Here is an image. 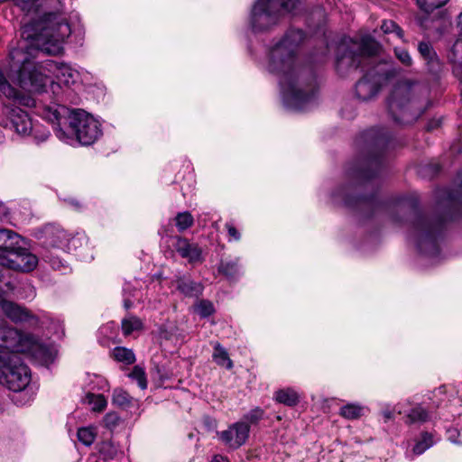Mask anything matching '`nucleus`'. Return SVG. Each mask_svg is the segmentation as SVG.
<instances>
[{"label": "nucleus", "instance_id": "1", "mask_svg": "<svg viewBox=\"0 0 462 462\" xmlns=\"http://www.w3.org/2000/svg\"><path fill=\"white\" fill-rule=\"evenodd\" d=\"M301 30H290L269 51L267 69L278 77L285 106L293 111L307 110L314 102L316 80L303 76L298 61L297 49L303 42Z\"/></svg>", "mask_w": 462, "mask_h": 462}, {"label": "nucleus", "instance_id": "2", "mask_svg": "<svg viewBox=\"0 0 462 462\" xmlns=\"http://www.w3.org/2000/svg\"><path fill=\"white\" fill-rule=\"evenodd\" d=\"M27 46L11 50L9 78L16 81L21 88L32 92H42L48 84L52 91L60 85L70 87L79 80V73L66 63L47 60L35 64L24 51Z\"/></svg>", "mask_w": 462, "mask_h": 462}, {"label": "nucleus", "instance_id": "3", "mask_svg": "<svg viewBox=\"0 0 462 462\" xmlns=\"http://www.w3.org/2000/svg\"><path fill=\"white\" fill-rule=\"evenodd\" d=\"M42 117L52 124L58 139L70 145L75 142L90 145L102 135L99 121L82 109L69 110L64 106L54 105L44 107Z\"/></svg>", "mask_w": 462, "mask_h": 462}, {"label": "nucleus", "instance_id": "4", "mask_svg": "<svg viewBox=\"0 0 462 462\" xmlns=\"http://www.w3.org/2000/svg\"><path fill=\"white\" fill-rule=\"evenodd\" d=\"M429 94L428 88L419 82L404 79L398 82L387 101L389 113L399 124H411L419 118L426 107L423 100Z\"/></svg>", "mask_w": 462, "mask_h": 462}, {"label": "nucleus", "instance_id": "5", "mask_svg": "<svg viewBox=\"0 0 462 462\" xmlns=\"http://www.w3.org/2000/svg\"><path fill=\"white\" fill-rule=\"evenodd\" d=\"M35 34H28L41 51L50 55H59L63 51V42L70 35L71 28L67 18L60 14L50 13L36 24Z\"/></svg>", "mask_w": 462, "mask_h": 462}, {"label": "nucleus", "instance_id": "6", "mask_svg": "<svg viewBox=\"0 0 462 462\" xmlns=\"http://www.w3.org/2000/svg\"><path fill=\"white\" fill-rule=\"evenodd\" d=\"M0 347L9 350V354H28L43 365L52 362L54 357L53 350L48 344L32 334H22L5 321L0 324Z\"/></svg>", "mask_w": 462, "mask_h": 462}, {"label": "nucleus", "instance_id": "7", "mask_svg": "<svg viewBox=\"0 0 462 462\" xmlns=\"http://www.w3.org/2000/svg\"><path fill=\"white\" fill-rule=\"evenodd\" d=\"M0 264L8 269L29 273L38 265L31 252V243L19 233H0Z\"/></svg>", "mask_w": 462, "mask_h": 462}, {"label": "nucleus", "instance_id": "8", "mask_svg": "<svg viewBox=\"0 0 462 462\" xmlns=\"http://www.w3.org/2000/svg\"><path fill=\"white\" fill-rule=\"evenodd\" d=\"M0 90L12 98L14 105H6L4 106L5 115H11L10 119H0V125L5 128L14 130L17 134L26 135L33 132L35 140L44 142L49 137V132H43L40 136L37 134L36 128L32 127L31 119L26 112L15 106V104L26 106H32L34 100L31 97L22 96L16 89L12 88L7 82H0Z\"/></svg>", "mask_w": 462, "mask_h": 462}, {"label": "nucleus", "instance_id": "9", "mask_svg": "<svg viewBox=\"0 0 462 462\" xmlns=\"http://www.w3.org/2000/svg\"><path fill=\"white\" fill-rule=\"evenodd\" d=\"M448 216L430 219L421 215H416L413 222L418 231H439L448 221L462 218V171L457 174L454 187L448 193Z\"/></svg>", "mask_w": 462, "mask_h": 462}, {"label": "nucleus", "instance_id": "10", "mask_svg": "<svg viewBox=\"0 0 462 462\" xmlns=\"http://www.w3.org/2000/svg\"><path fill=\"white\" fill-rule=\"evenodd\" d=\"M378 43L370 37L362 38L359 43L349 40L342 42L337 49V69L344 74L349 69H356L364 56H372L377 52Z\"/></svg>", "mask_w": 462, "mask_h": 462}, {"label": "nucleus", "instance_id": "11", "mask_svg": "<svg viewBox=\"0 0 462 462\" xmlns=\"http://www.w3.org/2000/svg\"><path fill=\"white\" fill-rule=\"evenodd\" d=\"M0 383L14 392H20L29 384L31 372L18 354L0 352Z\"/></svg>", "mask_w": 462, "mask_h": 462}, {"label": "nucleus", "instance_id": "12", "mask_svg": "<svg viewBox=\"0 0 462 462\" xmlns=\"http://www.w3.org/2000/svg\"><path fill=\"white\" fill-rule=\"evenodd\" d=\"M361 142L364 143L366 155L365 158V168L358 170V176L369 179L374 173H369L370 170L378 168L380 164V155L383 148L388 142L386 134L382 129H370L362 134Z\"/></svg>", "mask_w": 462, "mask_h": 462}, {"label": "nucleus", "instance_id": "13", "mask_svg": "<svg viewBox=\"0 0 462 462\" xmlns=\"http://www.w3.org/2000/svg\"><path fill=\"white\" fill-rule=\"evenodd\" d=\"M276 0H256L253 5L250 23L254 32H265L276 25L281 18Z\"/></svg>", "mask_w": 462, "mask_h": 462}, {"label": "nucleus", "instance_id": "14", "mask_svg": "<svg viewBox=\"0 0 462 462\" xmlns=\"http://www.w3.org/2000/svg\"><path fill=\"white\" fill-rule=\"evenodd\" d=\"M443 233H410L408 242L417 251L421 262L434 264L439 260V241Z\"/></svg>", "mask_w": 462, "mask_h": 462}, {"label": "nucleus", "instance_id": "15", "mask_svg": "<svg viewBox=\"0 0 462 462\" xmlns=\"http://www.w3.org/2000/svg\"><path fill=\"white\" fill-rule=\"evenodd\" d=\"M386 73L379 69L367 72L356 85V95L362 101H367L377 95Z\"/></svg>", "mask_w": 462, "mask_h": 462}, {"label": "nucleus", "instance_id": "16", "mask_svg": "<svg viewBox=\"0 0 462 462\" xmlns=\"http://www.w3.org/2000/svg\"><path fill=\"white\" fill-rule=\"evenodd\" d=\"M1 310L5 317L14 323L26 322L32 327H36L39 324V319L35 315L25 307L14 301L2 300Z\"/></svg>", "mask_w": 462, "mask_h": 462}, {"label": "nucleus", "instance_id": "17", "mask_svg": "<svg viewBox=\"0 0 462 462\" xmlns=\"http://www.w3.org/2000/svg\"><path fill=\"white\" fill-rule=\"evenodd\" d=\"M248 436L249 425L241 421L234 423L219 433L221 441L232 448H237L245 444Z\"/></svg>", "mask_w": 462, "mask_h": 462}, {"label": "nucleus", "instance_id": "18", "mask_svg": "<svg viewBox=\"0 0 462 462\" xmlns=\"http://www.w3.org/2000/svg\"><path fill=\"white\" fill-rule=\"evenodd\" d=\"M174 247L180 255L187 259L189 263L196 264L203 262L202 250L197 244L178 238L174 243Z\"/></svg>", "mask_w": 462, "mask_h": 462}, {"label": "nucleus", "instance_id": "19", "mask_svg": "<svg viewBox=\"0 0 462 462\" xmlns=\"http://www.w3.org/2000/svg\"><path fill=\"white\" fill-rule=\"evenodd\" d=\"M418 51L425 60L429 71L433 74L438 73L441 64L432 46L429 42H421L418 45Z\"/></svg>", "mask_w": 462, "mask_h": 462}, {"label": "nucleus", "instance_id": "20", "mask_svg": "<svg viewBox=\"0 0 462 462\" xmlns=\"http://www.w3.org/2000/svg\"><path fill=\"white\" fill-rule=\"evenodd\" d=\"M274 400L282 404L293 407L298 404L300 396L292 388H284L274 393Z\"/></svg>", "mask_w": 462, "mask_h": 462}, {"label": "nucleus", "instance_id": "21", "mask_svg": "<svg viewBox=\"0 0 462 462\" xmlns=\"http://www.w3.org/2000/svg\"><path fill=\"white\" fill-rule=\"evenodd\" d=\"M177 288L184 295L189 297H198L201 294L203 290V287L200 283L184 278L178 280Z\"/></svg>", "mask_w": 462, "mask_h": 462}, {"label": "nucleus", "instance_id": "22", "mask_svg": "<svg viewBox=\"0 0 462 462\" xmlns=\"http://www.w3.org/2000/svg\"><path fill=\"white\" fill-rule=\"evenodd\" d=\"M121 328L124 336L127 337L135 331L143 330V323L138 317L130 314L122 319Z\"/></svg>", "mask_w": 462, "mask_h": 462}, {"label": "nucleus", "instance_id": "23", "mask_svg": "<svg viewBox=\"0 0 462 462\" xmlns=\"http://www.w3.org/2000/svg\"><path fill=\"white\" fill-rule=\"evenodd\" d=\"M218 273L229 280L236 279L241 273L237 260L221 261L218 265Z\"/></svg>", "mask_w": 462, "mask_h": 462}, {"label": "nucleus", "instance_id": "24", "mask_svg": "<svg viewBox=\"0 0 462 462\" xmlns=\"http://www.w3.org/2000/svg\"><path fill=\"white\" fill-rule=\"evenodd\" d=\"M381 30L385 35H389L392 39H400L402 42L404 40L403 30L393 20H385L381 24Z\"/></svg>", "mask_w": 462, "mask_h": 462}, {"label": "nucleus", "instance_id": "25", "mask_svg": "<svg viewBox=\"0 0 462 462\" xmlns=\"http://www.w3.org/2000/svg\"><path fill=\"white\" fill-rule=\"evenodd\" d=\"M212 357L213 360L220 366H224L226 369H231L233 367V362L229 358L228 353L219 343L215 344Z\"/></svg>", "mask_w": 462, "mask_h": 462}, {"label": "nucleus", "instance_id": "26", "mask_svg": "<svg viewBox=\"0 0 462 462\" xmlns=\"http://www.w3.org/2000/svg\"><path fill=\"white\" fill-rule=\"evenodd\" d=\"M430 419L429 411L420 405H417L407 414L405 422L407 424L423 423Z\"/></svg>", "mask_w": 462, "mask_h": 462}, {"label": "nucleus", "instance_id": "27", "mask_svg": "<svg viewBox=\"0 0 462 462\" xmlns=\"http://www.w3.org/2000/svg\"><path fill=\"white\" fill-rule=\"evenodd\" d=\"M365 407L356 403H347L340 408L339 415L346 420H356L364 415Z\"/></svg>", "mask_w": 462, "mask_h": 462}, {"label": "nucleus", "instance_id": "28", "mask_svg": "<svg viewBox=\"0 0 462 462\" xmlns=\"http://www.w3.org/2000/svg\"><path fill=\"white\" fill-rule=\"evenodd\" d=\"M112 356L118 362L125 363V365H132L135 362V356L132 349L116 346L112 351Z\"/></svg>", "mask_w": 462, "mask_h": 462}, {"label": "nucleus", "instance_id": "29", "mask_svg": "<svg viewBox=\"0 0 462 462\" xmlns=\"http://www.w3.org/2000/svg\"><path fill=\"white\" fill-rule=\"evenodd\" d=\"M279 4L280 11H283L291 15H299L302 11L303 0H276Z\"/></svg>", "mask_w": 462, "mask_h": 462}, {"label": "nucleus", "instance_id": "30", "mask_svg": "<svg viewBox=\"0 0 462 462\" xmlns=\"http://www.w3.org/2000/svg\"><path fill=\"white\" fill-rule=\"evenodd\" d=\"M112 402L115 405L126 409L133 406L134 398L123 389H116L113 393Z\"/></svg>", "mask_w": 462, "mask_h": 462}, {"label": "nucleus", "instance_id": "31", "mask_svg": "<svg viewBox=\"0 0 462 462\" xmlns=\"http://www.w3.org/2000/svg\"><path fill=\"white\" fill-rule=\"evenodd\" d=\"M118 448L111 441H103L99 444L98 453L104 461L114 459L118 454Z\"/></svg>", "mask_w": 462, "mask_h": 462}, {"label": "nucleus", "instance_id": "32", "mask_svg": "<svg viewBox=\"0 0 462 462\" xmlns=\"http://www.w3.org/2000/svg\"><path fill=\"white\" fill-rule=\"evenodd\" d=\"M85 402L90 404L95 411H101L106 406V401L102 394L88 393L85 397Z\"/></svg>", "mask_w": 462, "mask_h": 462}, {"label": "nucleus", "instance_id": "33", "mask_svg": "<svg viewBox=\"0 0 462 462\" xmlns=\"http://www.w3.org/2000/svg\"><path fill=\"white\" fill-rule=\"evenodd\" d=\"M78 439L85 446H90L93 444L96 439V432L93 428H80L77 433Z\"/></svg>", "mask_w": 462, "mask_h": 462}, {"label": "nucleus", "instance_id": "34", "mask_svg": "<svg viewBox=\"0 0 462 462\" xmlns=\"http://www.w3.org/2000/svg\"><path fill=\"white\" fill-rule=\"evenodd\" d=\"M432 444V436L427 432L423 433L421 436V439L414 445L412 452L414 455H420L429 448H430Z\"/></svg>", "mask_w": 462, "mask_h": 462}, {"label": "nucleus", "instance_id": "35", "mask_svg": "<svg viewBox=\"0 0 462 462\" xmlns=\"http://www.w3.org/2000/svg\"><path fill=\"white\" fill-rule=\"evenodd\" d=\"M264 411L259 407L251 410L244 415L241 422H245L249 426L257 424L263 418Z\"/></svg>", "mask_w": 462, "mask_h": 462}, {"label": "nucleus", "instance_id": "36", "mask_svg": "<svg viewBox=\"0 0 462 462\" xmlns=\"http://www.w3.org/2000/svg\"><path fill=\"white\" fill-rule=\"evenodd\" d=\"M419 7L426 13L445 5L448 0H416Z\"/></svg>", "mask_w": 462, "mask_h": 462}, {"label": "nucleus", "instance_id": "37", "mask_svg": "<svg viewBox=\"0 0 462 462\" xmlns=\"http://www.w3.org/2000/svg\"><path fill=\"white\" fill-rule=\"evenodd\" d=\"M129 377L132 378L133 380L136 381L138 386L142 390H144L147 388V380H146V376H145V372L139 365H135L133 368V370L129 374Z\"/></svg>", "mask_w": 462, "mask_h": 462}, {"label": "nucleus", "instance_id": "38", "mask_svg": "<svg viewBox=\"0 0 462 462\" xmlns=\"http://www.w3.org/2000/svg\"><path fill=\"white\" fill-rule=\"evenodd\" d=\"M448 58L454 64L462 65V39L454 42Z\"/></svg>", "mask_w": 462, "mask_h": 462}, {"label": "nucleus", "instance_id": "39", "mask_svg": "<svg viewBox=\"0 0 462 462\" xmlns=\"http://www.w3.org/2000/svg\"><path fill=\"white\" fill-rule=\"evenodd\" d=\"M195 311L199 314L202 318H207L214 313L215 309L213 304L209 300H202L199 301L195 306Z\"/></svg>", "mask_w": 462, "mask_h": 462}, {"label": "nucleus", "instance_id": "40", "mask_svg": "<svg viewBox=\"0 0 462 462\" xmlns=\"http://www.w3.org/2000/svg\"><path fill=\"white\" fill-rule=\"evenodd\" d=\"M176 226L182 230H185L191 226L193 223V217L189 212H183L177 215L175 217Z\"/></svg>", "mask_w": 462, "mask_h": 462}, {"label": "nucleus", "instance_id": "41", "mask_svg": "<svg viewBox=\"0 0 462 462\" xmlns=\"http://www.w3.org/2000/svg\"><path fill=\"white\" fill-rule=\"evenodd\" d=\"M394 54L398 60L404 66L410 67L412 64V59L409 51L404 48L395 47Z\"/></svg>", "mask_w": 462, "mask_h": 462}, {"label": "nucleus", "instance_id": "42", "mask_svg": "<svg viewBox=\"0 0 462 462\" xmlns=\"http://www.w3.org/2000/svg\"><path fill=\"white\" fill-rule=\"evenodd\" d=\"M120 422L121 419L116 412H108L104 417L105 426L111 430H115L120 424Z\"/></svg>", "mask_w": 462, "mask_h": 462}, {"label": "nucleus", "instance_id": "43", "mask_svg": "<svg viewBox=\"0 0 462 462\" xmlns=\"http://www.w3.org/2000/svg\"><path fill=\"white\" fill-rule=\"evenodd\" d=\"M7 214V208H5V206L4 205V203H2L0 201V215H4L5 216ZM5 218L3 217H0V231H10L4 224L5 222Z\"/></svg>", "mask_w": 462, "mask_h": 462}, {"label": "nucleus", "instance_id": "44", "mask_svg": "<svg viewBox=\"0 0 462 462\" xmlns=\"http://www.w3.org/2000/svg\"><path fill=\"white\" fill-rule=\"evenodd\" d=\"M67 203L70 205L72 208H74L76 210L81 209L82 206L76 199H66Z\"/></svg>", "mask_w": 462, "mask_h": 462}, {"label": "nucleus", "instance_id": "45", "mask_svg": "<svg viewBox=\"0 0 462 462\" xmlns=\"http://www.w3.org/2000/svg\"><path fill=\"white\" fill-rule=\"evenodd\" d=\"M448 433V439H449L451 442H453V443H457V444H462V441L457 440V439L455 438V436H456L457 434H458V433H457V430H449Z\"/></svg>", "mask_w": 462, "mask_h": 462}, {"label": "nucleus", "instance_id": "46", "mask_svg": "<svg viewBox=\"0 0 462 462\" xmlns=\"http://www.w3.org/2000/svg\"><path fill=\"white\" fill-rule=\"evenodd\" d=\"M210 462H229V460L221 455H216Z\"/></svg>", "mask_w": 462, "mask_h": 462}, {"label": "nucleus", "instance_id": "47", "mask_svg": "<svg viewBox=\"0 0 462 462\" xmlns=\"http://www.w3.org/2000/svg\"><path fill=\"white\" fill-rule=\"evenodd\" d=\"M383 416L385 419V420H392L393 418V411L386 410L383 411Z\"/></svg>", "mask_w": 462, "mask_h": 462}, {"label": "nucleus", "instance_id": "48", "mask_svg": "<svg viewBox=\"0 0 462 462\" xmlns=\"http://www.w3.org/2000/svg\"><path fill=\"white\" fill-rule=\"evenodd\" d=\"M457 27H458L460 34H462V12L458 15Z\"/></svg>", "mask_w": 462, "mask_h": 462}, {"label": "nucleus", "instance_id": "49", "mask_svg": "<svg viewBox=\"0 0 462 462\" xmlns=\"http://www.w3.org/2000/svg\"><path fill=\"white\" fill-rule=\"evenodd\" d=\"M439 124H440V121H439V120H438V121H436V122H434V123H430V124H429V125H428V128H429L430 130V129H433V128H435V127L439 126Z\"/></svg>", "mask_w": 462, "mask_h": 462}, {"label": "nucleus", "instance_id": "50", "mask_svg": "<svg viewBox=\"0 0 462 462\" xmlns=\"http://www.w3.org/2000/svg\"><path fill=\"white\" fill-rule=\"evenodd\" d=\"M11 117V115H5V112H4V107L1 109V112H0V119H10Z\"/></svg>", "mask_w": 462, "mask_h": 462}, {"label": "nucleus", "instance_id": "51", "mask_svg": "<svg viewBox=\"0 0 462 462\" xmlns=\"http://www.w3.org/2000/svg\"><path fill=\"white\" fill-rule=\"evenodd\" d=\"M132 305H133V304H132V301H131L130 300H125L124 301V306H125V309H127V310H128V309H130V308L132 307Z\"/></svg>", "mask_w": 462, "mask_h": 462}, {"label": "nucleus", "instance_id": "52", "mask_svg": "<svg viewBox=\"0 0 462 462\" xmlns=\"http://www.w3.org/2000/svg\"><path fill=\"white\" fill-rule=\"evenodd\" d=\"M45 228H48V229H55V228H57V226H56V225H55V224H51V223H50V224H47V225L45 226Z\"/></svg>", "mask_w": 462, "mask_h": 462}, {"label": "nucleus", "instance_id": "53", "mask_svg": "<svg viewBox=\"0 0 462 462\" xmlns=\"http://www.w3.org/2000/svg\"><path fill=\"white\" fill-rule=\"evenodd\" d=\"M226 227H227V229H228L227 231H229V232L236 231V227H235V226H233L232 225L227 224V225H226Z\"/></svg>", "mask_w": 462, "mask_h": 462}, {"label": "nucleus", "instance_id": "54", "mask_svg": "<svg viewBox=\"0 0 462 462\" xmlns=\"http://www.w3.org/2000/svg\"><path fill=\"white\" fill-rule=\"evenodd\" d=\"M230 235H231L235 239H238V238H239V233L234 232V233H230Z\"/></svg>", "mask_w": 462, "mask_h": 462}, {"label": "nucleus", "instance_id": "55", "mask_svg": "<svg viewBox=\"0 0 462 462\" xmlns=\"http://www.w3.org/2000/svg\"><path fill=\"white\" fill-rule=\"evenodd\" d=\"M345 203L347 204V205H351L352 201L349 199H345Z\"/></svg>", "mask_w": 462, "mask_h": 462}]
</instances>
